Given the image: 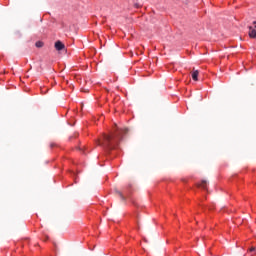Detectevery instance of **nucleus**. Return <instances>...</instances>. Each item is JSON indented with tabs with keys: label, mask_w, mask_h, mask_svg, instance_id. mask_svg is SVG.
<instances>
[{
	"label": "nucleus",
	"mask_w": 256,
	"mask_h": 256,
	"mask_svg": "<svg viewBox=\"0 0 256 256\" xmlns=\"http://www.w3.org/2000/svg\"><path fill=\"white\" fill-rule=\"evenodd\" d=\"M128 132H129V129L127 128H124V129L116 128L113 134H109V135L104 134L103 141L99 140L98 145H100L101 147H104L105 149H114L116 145H119V141L123 139V135H125V133H128Z\"/></svg>",
	"instance_id": "obj_1"
},
{
	"label": "nucleus",
	"mask_w": 256,
	"mask_h": 256,
	"mask_svg": "<svg viewBox=\"0 0 256 256\" xmlns=\"http://www.w3.org/2000/svg\"><path fill=\"white\" fill-rule=\"evenodd\" d=\"M55 49L56 51H63V49H65V44L58 40L55 42Z\"/></svg>",
	"instance_id": "obj_2"
},
{
	"label": "nucleus",
	"mask_w": 256,
	"mask_h": 256,
	"mask_svg": "<svg viewBox=\"0 0 256 256\" xmlns=\"http://www.w3.org/2000/svg\"><path fill=\"white\" fill-rule=\"evenodd\" d=\"M249 37H251V39H255L256 37V30L255 28H253V26H249Z\"/></svg>",
	"instance_id": "obj_3"
},
{
	"label": "nucleus",
	"mask_w": 256,
	"mask_h": 256,
	"mask_svg": "<svg viewBox=\"0 0 256 256\" xmlns=\"http://www.w3.org/2000/svg\"><path fill=\"white\" fill-rule=\"evenodd\" d=\"M198 77H199V70H194L192 72V79H193V81H198Z\"/></svg>",
	"instance_id": "obj_4"
},
{
	"label": "nucleus",
	"mask_w": 256,
	"mask_h": 256,
	"mask_svg": "<svg viewBox=\"0 0 256 256\" xmlns=\"http://www.w3.org/2000/svg\"><path fill=\"white\" fill-rule=\"evenodd\" d=\"M198 187H201L202 189H207V181L202 180L201 184H198Z\"/></svg>",
	"instance_id": "obj_5"
},
{
	"label": "nucleus",
	"mask_w": 256,
	"mask_h": 256,
	"mask_svg": "<svg viewBox=\"0 0 256 256\" xmlns=\"http://www.w3.org/2000/svg\"><path fill=\"white\" fill-rule=\"evenodd\" d=\"M35 45L36 47H38V49H41V47H43L44 44L42 41H37Z\"/></svg>",
	"instance_id": "obj_6"
},
{
	"label": "nucleus",
	"mask_w": 256,
	"mask_h": 256,
	"mask_svg": "<svg viewBox=\"0 0 256 256\" xmlns=\"http://www.w3.org/2000/svg\"><path fill=\"white\" fill-rule=\"evenodd\" d=\"M119 197L122 199V201H125V196H123V193L117 192Z\"/></svg>",
	"instance_id": "obj_7"
},
{
	"label": "nucleus",
	"mask_w": 256,
	"mask_h": 256,
	"mask_svg": "<svg viewBox=\"0 0 256 256\" xmlns=\"http://www.w3.org/2000/svg\"><path fill=\"white\" fill-rule=\"evenodd\" d=\"M249 251H250V252L256 251V248H255V247H251V248L249 249Z\"/></svg>",
	"instance_id": "obj_8"
},
{
	"label": "nucleus",
	"mask_w": 256,
	"mask_h": 256,
	"mask_svg": "<svg viewBox=\"0 0 256 256\" xmlns=\"http://www.w3.org/2000/svg\"><path fill=\"white\" fill-rule=\"evenodd\" d=\"M254 29H256V21L253 22Z\"/></svg>",
	"instance_id": "obj_9"
},
{
	"label": "nucleus",
	"mask_w": 256,
	"mask_h": 256,
	"mask_svg": "<svg viewBox=\"0 0 256 256\" xmlns=\"http://www.w3.org/2000/svg\"><path fill=\"white\" fill-rule=\"evenodd\" d=\"M50 147H55V144L54 143L50 144Z\"/></svg>",
	"instance_id": "obj_10"
}]
</instances>
